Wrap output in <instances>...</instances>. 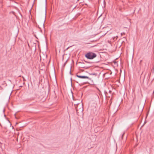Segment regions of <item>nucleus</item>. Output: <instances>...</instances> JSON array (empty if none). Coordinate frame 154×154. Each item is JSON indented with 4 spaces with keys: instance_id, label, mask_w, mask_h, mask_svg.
I'll use <instances>...</instances> for the list:
<instances>
[{
    "instance_id": "f257e3e1",
    "label": "nucleus",
    "mask_w": 154,
    "mask_h": 154,
    "mask_svg": "<svg viewBox=\"0 0 154 154\" xmlns=\"http://www.w3.org/2000/svg\"><path fill=\"white\" fill-rule=\"evenodd\" d=\"M85 57L88 59H92L97 56L95 53L92 52H89L85 54Z\"/></svg>"
},
{
    "instance_id": "f03ea898",
    "label": "nucleus",
    "mask_w": 154,
    "mask_h": 154,
    "mask_svg": "<svg viewBox=\"0 0 154 154\" xmlns=\"http://www.w3.org/2000/svg\"><path fill=\"white\" fill-rule=\"evenodd\" d=\"M76 110L77 113H82L83 111V108L82 106L79 104H78L76 107Z\"/></svg>"
},
{
    "instance_id": "7ed1b4c3",
    "label": "nucleus",
    "mask_w": 154,
    "mask_h": 154,
    "mask_svg": "<svg viewBox=\"0 0 154 154\" xmlns=\"http://www.w3.org/2000/svg\"><path fill=\"white\" fill-rule=\"evenodd\" d=\"M76 76L80 78L81 79H89V78L87 76H81L79 75L78 74L76 75Z\"/></svg>"
},
{
    "instance_id": "20e7f679",
    "label": "nucleus",
    "mask_w": 154,
    "mask_h": 154,
    "mask_svg": "<svg viewBox=\"0 0 154 154\" xmlns=\"http://www.w3.org/2000/svg\"><path fill=\"white\" fill-rule=\"evenodd\" d=\"M143 125H142V126H141V129H142V128H143Z\"/></svg>"
},
{
    "instance_id": "39448f33",
    "label": "nucleus",
    "mask_w": 154,
    "mask_h": 154,
    "mask_svg": "<svg viewBox=\"0 0 154 154\" xmlns=\"http://www.w3.org/2000/svg\"><path fill=\"white\" fill-rule=\"evenodd\" d=\"M70 74L71 73V69L70 70Z\"/></svg>"
},
{
    "instance_id": "423d86ee",
    "label": "nucleus",
    "mask_w": 154,
    "mask_h": 154,
    "mask_svg": "<svg viewBox=\"0 0 154 154\" xmlns=\"http://www.w3.org/2000/svg\"><path fill=\"white\" fill-rule=\"evenodd\" d=\"M145 124H146V120H145Z\"/></svg>"
}]
</instances>
